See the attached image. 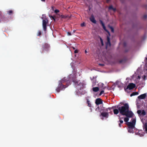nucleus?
Segmentation results:
<instances>
[{
  "mask_svg": "<svg viewBox=\"0 0 147 147\" xmlns=\"http://www.w3.org/2000/svg\"><path fill=\"white\" fill-rule=\"evenodd\" d=\"M95 58L96 61H102L107 64L115 63H125L127 60L125 58H119L114 60L112 56H96Z\"/></svg>",
  "mask_w": 147,
  "mask_h": 147,
  "instance_id": "obj_1",
  "label": "nucleus"
},
{
  "mask_svg": "<svg viewBox=\"0 0 147 147\" xmlns=\"http://www.w3.org/2000/svg\"><path fill=\"white\" fill-rule=\"evenodd\" d=\"M118 108L120 113L122 115H125L128 117H132L134 115L132 112L129 110V105L127 103H125L123 106L118 107Z\"/></svg>",
  "mask_w": 147,
  "mask_h": 147,
  "instance_id": "obj_2",
  "label": "nucleus"
},
{
  "mask_svg": "<svg viewBox=\"0 0 147 147\" xmlns=\"http://www.w3.org/2000/svg\"><path fill=\"white\" fill-rule=\"evenodd\" d=\"M69 79L67 80L65 78H64L63 79L60 80L58 82V85L57 88L56 89V90L57 92H59L61 90H63L67 87L68 86L64 85V83L66 82L67 81L69 80Z\"/></svg>",
  "mask_w": 147,
  "mask_h": 147,
  "instance_id": "obj_3",
  "label": "nucleus"
},
{
  "mask_svg": "<svg viewBox=\"0 0 147 147\" xmlns=\"http://www.w3.org/2000/svg\"><path fill=\"white\" fill-rule=\"evenodd\" d=\"M72 77L71 79L72 80L76 85L78 84V88L80 90L83 89L84 87L85 84L83 82H80L78 84V82L77 80L76 79L75 76L74 75H72L71 74L69 76V78H71Z\"/></svg>",
  "mask_w": 147,
  "mask_h": 147,
  "instance_id": "obj_4",
  "label": "nucleus"
},
{
  "mask_svg": "<svg viewBox=\"0 0 147 147\" xmlns=\"http://www.w3.org/2000/svg\"><path fill=\"white\" fill-rule=\"evenodd\" d=\"M136 123V119H132L131 122H127V123L128 128L134 129Z\"/></svg>",
  "mask_w": 147,
  "mask_h": 147,
  "instance_id": "obj_5",
  "label": "nucleus"
},
{
  "mask_svg": "<svg viewBox=\"0 0 147 147\" xmlns=\"http://www.w3.org/2000/svg\"><path fill=\"white\" fill-rule=\"evenodd\" d=\"M50 47V45L47 43H45L42 45V53L44 52L45 51H48Z\"/></svg>",
  "mask_w": 147,
  "mask_h": 147,
  "instance_id": "obj_6",
  "label": "nucleus"
},
{
  "mask_svg": "<svg viewBox=\"0 0 147 147\" xmlns=\"http://www.w3.org/2000/svg\"><path fill=\"white\" fill-rule=\"evenodd\" d=\"M48 23V20L46 18L45 20H42V26L43 30L45 31L47 30V24Z\"/></svg>",
  "mask_w": 147,
  "mask_h": 147,
  "instance_id": "obj_7",
  "label": "nucleus"
},
{
  "mask_svg": "<svg viewBox=\"0 0 147 147\" xmlns=\"http://www.w3.org/2000/svg\"><path fill=\"white\" fill-rule=\"evenodd\" d=\"M136 86V85L133 83H129L127 86V89H129V90H132Z\"/></svg>",
  "mask_w": 147,
  "mask_h": 147,
  "instance_id": "obj_8",
  "label": "nucleus"
},
{
  "mask_svg": "<svg viewBox=\"0 0 147 147\" xmlns=\"http://www.w3.org/2000/svg\"><path fill=\"white\" fill-rule=\"evenodd\" d=\"M107 42L106 43V49L109 47H110L111 46V43L110 41V38L109 36L107 37Z\"/></svg>",
  "mask_w": 147,
  "mask_h": 147,
  "instance_id": "obj_9",
  "label": "nucleus"
},
{
  "mask_svg": "<svg viewBox=\"0 0 147 147\" xmlns=\"http://www.w3.org/2000/svg\"><path fill=\"white\" fill-rule=\"evenodd\" d=\"M137 113L139 115H141L143 116L145 115L146 113L144 110H142V111L141 110H138L137 111Z\"/></svg>",
  "mask_w": 147,
  "mask_h": 147,
  "instance_id": "obj_10",
  "label": "nucleus"
},
{
  "mask_svg": "<svg viewBox=\"0 0 147 147\" xmlns=\"http://www.w3.org/2000/svg\"><path fill=\"white\" fill-rule=\"evenodd\" d=\"M102 103V101L100 98H98L96 100L95 103L96 105L101 104Z\"/></svg>",
  "mask_w": 147,
  "mask_h": 147,
  "instance_id": "obj_11",
  "label": "nucleus"
},
{
  "mask_svg": "<svg viewBox=\"0 0 147 147\" xmlns=\"http://www.w3.org/2000/svg\"><path fill=\"white\" fill-rule=\"evenodd\" d=\"M146 96V93H144L143 94H141L138 96V98L139 99H144L145 98Z\"/></svg>",
  "mask_w": 147,
  "mask_h": 147,
  "instance_id": "obj_12",
  "label": "nucleus"
},
{
  "mask_svg": "<svg viewBox=\"0 0 147 147\" xmlns=\"http://www.w3.org/2000/svg\"><path fill=\"white\" fill-rule=\"evenodd\" d=\"M100 115L103 117L107 118L109 116V113L108 112H102L101 113Z\"/></svg>",
  "mask_w": 147,
  "mask_h": 147,
  "instance_id": "obj_13",
  "label": "nucleus"
},
{
  "mask_svg": "<svg viewBox=\"0 0 147 147\" xmlns=\"http://www.w3.org/2000/svg\"><path fill=\"white\" fill-rule=\"evenodd\" d=\"M90 20L94 23H96V21L93 15H92L90 18Z\"/></svg>",
  "mask_w": 147,
  "mask_h": 147,
  "instance_id": "obj_14",
  "label": "nucleus"
},
{
  "mask_svg": "<svg viewBox=\"0 0 147 147\" xmlns=\"http://www.w3.org/2000/svg\"><path fill=\"white\" fill-rule=\"evenodd\" d=\"M144 129L146 133H147V123H146L143 126Z\"/></svg>",
  "mask_w": 147,
  "mask_h": 147,
  "instance_id": "obj_15",
  "label": "nucleus"
},
{
  "mask_svg": "<svg viewBox=\"0 0 147 147\" xmlns=\"http://www.w3.org/2000/svg\"><path fill=\"white\" fill-rule=\"evenodd\" d=\"M100 23L102 25L104 29L105 30L107 31V30L106 29V28L105 26V24H104V23H103V22L101 20H100Z\"/></svg>",
  "mask_w": 147,
  "mask_h": 147,
  "instance_id": "obj_16",
  "label": "nucleus"
},
{
  "mask_svg": "<svg viewBox=\"0 0 147 147\" xmlns=\"http://www.w3.org/2000/svg\"><path fill=\"white\" fill-rule=\"evenodd\" d=\"M93 92H97L99 90V88L98 87H94L92 89Z\"/></svg>",
  "mask_w": 147,
  "mask_h": 147,
  "instance_id": "obj_17",
  "label": "nucleus"
},
{
  "mask_svg": "<svg viewBox=\"0 0 147 147\" xmlns=\"http://www.w3.org/2000/svg\"><path fill=\"white\" fill-rule=\"evenodd\" d=\"M119 112V109H114L113 110V113L117 115V114Z\"/></svg>",
  "mask_w": 147,
  "mask_h": 147,
  "instance_id": "obj_18",
  "label": "nucleus"
},
{
  "mask_svg": "<svg viewBox=\"0 0 147 147\" xmlns=\"http://www.w3.org/2000/svg\"><path fill=\"white\" fill-rule=\"evenodd\" d=\"M134 129H131L128 128V132L130 133H134Z\"/></svg>",
  "mask_w": 147,
  "mask_h": 147,
  "instance_id": "obj_19",
  "label": "nucleus"
},
{
  "mask_svg": "<svg viewBox=\"0 0 147 147\" xmlns=\"http://www.w3.org/2000/svg\"><path fill=\"white\" fill-rule=\"evenodd\" d=\"M92 80V81L93 83L95 84L96 83V78H95L94 77H93V79H91Z\"/></svg>",
  "mask_w": 147,
  "mask_h": 147,
  "instance_id": "obj_20",
  "label": "nucleus"
},
{
  "mask_svg": "<svg viewBox=\"0 0 147 147\" xmlns=\"http://www.w3.org/2000/svg\"><path fill=\"white\" fill-rule=\"evenodd\" d=\"M138 94V92H134L131 94L130 96L131 97L133 96L137 95Z\"/></svg>",
  "mask_w": 147,
  "mask_h": 147,
  "instance_id": "obj_21",
  "label": "nucleus"
},
{
  "mask_svg": "<svg viewBox=\"0 0 147 147\" xmlns=\"http://www.w3.org/2000/svg\"><path fill=\"white\" fill-rule=\"evenodd\" d=\"M87 102L88 104V106L89 107H91V103L90 102V101L89 100H87Z\"/></svg>",
  "mask_w": 147,
  "mask_h": 147,
  "instance_id": "obj_22",
  "label": "nucleus"
},
{
  "mask_svg": "<svg viewBox=\"0 0 147 147\" xmlns=\"http://www.w3.org/2000/svg\"><path fill=\"white\" fill-rule=\"evenodd\" d=\"M129 117H125L124 118V121L126 122H127H127H128V121L129 120Z\"/></svg>",
  "mask_w": 147,
  "mask_h": 147,
  "instance_id": "obj_23",
  "label": "nucleus"
},
{
  "mask_svg": "<svg viewBox=\"0 0 147 147\" xmlns=\"http://www.w3.org/2000/svg\"><path fill=\"white\" fill-rule=\"evenodd\" d=\"M114 107H109L105 111H108L109 110L111 111V110L112 109H114Z\"/></svg>",
  "mask_w": 147,
  "mask_h": 147,
  "instance_id": "obj_24",
  "label": "nucleus"
},
{
  "mask_svg": "<svg viewBox=\"0 0 147 147\" xmlns=\"http://www.w3.org/2000/svg\"><path fill=\"white\" fill-rule=\"evenodd\" d=\"M100 40L102 45V46H103L104 45V43H103V42L102 39L100 37Z\"/></svg>",
  "mask_w": 147,
  "mask_h": 147,
  "instance_id": "obj_25",
  "label": "nucleus"
},
{
  "mask_svg": "<svg viewBox=\"0 0 147 147\" xmlns=\"http://www.w3.org/2000/svg\"><path fill=\"white\" fill-rule=\"evenodd\" d=\"M123 118H121L119 117V121L120 122V123H123V121L122 120H121V119H123Z\"/></svg>",
  "mask_w": 147,
  "mask_h": 147,
  "instance_id": "obj_26",
  "label": "nucleus"
},
{
  "mask_svg": "<svg viewBox=\"0 0 147 147\" xmlns=\"http://www.w3.org/2000/svg\"><path fill=\"white\" fill-rule=\"evenodd\" d=\"M110 28L111 29V31L113 32H114V29L113 28L112 26H109Z\"/></svg>",
  "mask_w": 147,
  "mask_h": 147,
  "instance_id": "obj_27",
  "label": "nucleus"
},
{
  "mask_svg": "<svg viewBox=\"0 0 147 147\" xmlns=\"http://www.w3.org/2000/svg\"><path fill=\"white\" fill-rule=\"evenodd\" d=\"M13 13V11L11 10H9L8 11V13L9 14H11Z\"/></svg>",
  "mask_w": 147,
  "mask_h": 147,
  "instance_id": "obj_28",
  "label": "nucleus"
},
{
  "mask_svg": "<svg viewBox=\"0 0 147 147\" xmlns=\"http://www.w3.org/2000/svg\"><path fill=\"white\" fill-rule=\"evenodd\" d=\"M52 19H53L55 21V16H51L50 17Z\"/></svg>",
  "mask_w": 147,
  "mask_h": 147,
  "instance_id": "obj_29",
  "label": "nucleus"
},
{
  "mask_svg": "<svg viewBox=\"0 0 147 147\" xmlns=\"http://www.w3.org/2000/svg\"><path fill=\"white\" fill-rule=\"evenodd\" d=\"M41 34V32L40 31H39L38 32V34H37V36H40Z\"/></svg>",
  "mask_w": 147,
  "mask_h": 147,
  "instance_id": "obj_30",
  "label": "nucleus"
},
{
  "mask_svg": "<svg viewBox=\"0 0 147 147\" xmlns=\"http://www.w3.org/2000/svg\"><path fill=\"white\" fill-rule=\"evenodd\" d=\"M104 92V90H102L100 92V93L99 94V95L101 96L102 94Z\"/></svg>",
  "mask_w": 147,
  "mask_h": 147,
  "instance_id": "obj_31",
  "label": "nucleus"
},
{
  "mask_svg": "<svg viewBox=\"0 0 147 147\" xmlns=\"http://www.w3.org/2000/svg\"><path fill=\"white\" fill-rule=\"evenodd\" d=\"M113 7L112 5H111L109 6V10H111V9H113Z\"/></svg>",
  "mask_w": 147,
  "mask_h": 147,
  "instance_id": "obj_32",
  "label": "nucleus"
},
{
  "mask_svg": "<svg viewBox=\"0 0 147 147\" xmlns=\"http://www.w3.org/2000/svg\"><path fill=\"white\" fill-rule=\"evenodd\" d=\"M54 11L55 13H57L59 12V11L58 10L56 9Z\"/></svg>",
  "mask_w": 147,
  "mask_h": 147,
  "instance_id": "obj_33",
  "label": "nucleus"
},
{
  "mask_svg": "<svg viewBox=\"0 0 147 147\" xmlns=\"http://www.w3.org/2000/svg\"><path fill=\"white\" fill-rule=\"evenodd\" d=\"M143 18L145 19H146L147 18V15H144L143 16Z\"/></svg>",
  "mask_w": 147,
  "mask_h": 147,
  "instance_id": "obj_34",
  "label": "nucleus"
},
{
  "mask_svg": "<svg viewBox=\"0 0 147 147\" xmlns=\"http://www.w3.org/2000/svg\"><path fill=\"white\" fill-rule=\"evenodd\" d=\"M81 26L82 27H83L85 26V24L84 23H82L81 24Z\"/></svg>",
  "mask_w": 147,
  "mask_h": 147,
  "instance_id": "obj_35",
  "label": "nucleus"
},
{
  "mask_svg": "<svg viewBox=\"0 0 147 147\" xmlns=\"http://www.w3.org/2000/svg\"><path fill=\"white\" fill-rule=\"evenodd\" d=\"M98 65L100 66H103L105 65L104 63H99Z\"/></svg>",
  "mask_w": 147,
  "mask_h": 147,
  "instance_id": "obj_36",
  "label": "nucleus"
},
{
  "mask_svg": "<svg viewBox=\"0 0 147 147\" xmlns=\"http://www.w3.org/2000/svg\"><path fill=\"white\" fill-rule=\"evenodd\" d=\"M67 34L68 35H69V36H71V33L69 32H67Z\"/></svg>",
  "mask_w": 147,
  "mask_h": 147,
  "instance_id": "obj_37",
  "label": "nucleus"
},
{
  "mask_svg": "<svg viewBox=\"0 0 147 147\" xmlns=\"http://www.w3.org/2000/svg\"><path fill=\"white\" fill-rule=\"evenodd\" d=\"M74 52L75 53H77L78 52V50H75Z\"/></svg>",
  "mask_w": 147,
  "mask_h": 147,
  "instance_id": "obj_38",
  "label": "nucleus"
},
{
  "mask_svg": "<svg viewBox=\"0 0 147 147\" xmlns=\"http://www.w3.org/2000/svg\"><path fill=\"white\" fill-rule=\"evenodd\" d=\"M121 124L122 123H120L119 124V127H121Z\"/></svg>",
  "mask_w": 147,
  "mask_h": 147,
  "instance_id": "obj_39",
  "label": "nucleus"
},
{
  "mask_svg": "<svg viewBox=\"0 0 147 147\" xmlns=\"http://www.w3.org/2000/svg\"><path fill=\"white\" fill-rule=\"evenodd\" d=\"M112 10L113 11H116V9L115 8H113Z\"/></svg>",
  "mask_w": 147,
  "mask_h": 147,
  "instance_id": "obj_40",
  "label": "nucleus"
},
{
  "mask_svg": "<svg viewBox=\"0 0 147 147\" xmlns=\"http://www.w3.org/2000/svg\"><path fill=\"white\" fill-rule=\"evenodd\" d=\"M110 0H107V3H108L109 1H110Z\"/></svg>",
  "mask_w": 147,
  "mask_h": 147,
  "instance_id": "obj_41",
  "label": "nucleus"
},
{
  "mask_svg": "<svg viewBox=\"0 0 147 147\" xmlns=\"http://www.w3.org/2000/svg\"><path fill=\"white\" fill-rule=\"evenodd\" d=\"M85 53H87V51H86V50H85Z\"/></svg>",
  "mask_w": 147,
  "mask_h": 147,
  "instance_id": "obj_42",
  "label": "nucleus"
},
{
  "mask_svg": "<svg viewBox=\"0 0 147 147\" xmlns=\"http://www.w3.org/2000/svg\"><path fill=\"white\" fill-rule=\"evenodd\" d=\"M109 113H110L111 114H112V112L111 111H110Z\"/></svg>",
  "mask_w": 147,
  "mask_h": 147,
  "instance_id": "obj_43",
  "label": "nucleus"
},
{
  "mask_svg": "<svg viewBox=\"0 0 147 147\" xmlns=\"http://www.w3.org/2000/svg\"><path fill=\"white\" fill-rule=\"evenodd\" d=\"M41 0L42 1H44L45 0Z\"/></svg>",
  "mask_w": 147,
  "mask_h": 147,
  "instance_id": "obj_44",
  "label": "nucleus"
},
{
  "mask_svg": "<svg viewBox=\"0 0 147 147\" xmlns=\"http://www.w3.org/2000/svg\"><path fill=\"white\" fill-rule=\"evenodd\" d=\"M118 117H120V115H118Z\"/></svg>",
  "mask_w": 147,
  "mask_h": 147,
  "instance_id": "obj_45",
  "label": "nucleus"
},
{
  "mask_svg": "<svg viewBox=\"0 0 147 147\" xmlns=\"http://www.w3.org/2000/svg\"><path fill=\"white\" fill-rule=\"evenodd\" d=\"M75 31H76V30H74V31H73V32H75Z\"/></svg>",
  "mask_w": 147,
  "mask_h": 147,
  "instance_id": "obj_46",
  "label": "nucleus"
},
{
  "mask_svg": "<svg viewBox=\"0 0 147 147\" xmlns=\"http://www.w3.org/2000/svg\"><path fill=\"white\" fill-rule=\"evenodd\" d=\"M143 135V134H141V135H140V136H142Z\"/></svg>",
  "mask_w": 147,
  "mask_h": 147,
  "instance_id": "obj_47",
  "label": "nucleus"
},
{
  "mask_svg": "<svg viewBox=\"0 0 147 147\" xmlns=\"http://www.w3.org/2000/svg\"><path fill=\"white\" fill-rule=\"evenodd\" d=\"M127 51H125V52H127Z\"/></svg>",
  "mask_w": 147,
  "mask_h": 147,
  "instance_id": "obj_48",
  "label": "nucleus"
},
{
  "mask_svg": "<svg viewBox=\"0 0 147 147\" xmlns=\"http://www.w3.org/2000/svg\"><path fill=\"white\" fill-rule=\"evenodd\" d=\"M138 78H140V76H138Z\"/></svg>",
  "mask_w": 147,
  "mask_h": 147,
  "instance_id": "obj_49",
  "label": "nucleus"
},
{
  "mask_svg": "<svg viewBox=\"0 0 147 147\" xmlns=\"http://www.w3.org/2000/svg\"><path fill=\"white\" fill-rule=\"evenodd\" d=\"M125 43H124V45H125Z\"/></svg>",
  "mask_w": 147,
  "mask_h": 147,
  "instance_id": "obj_50",
  "label": "nucleus"
},
{
  "mask_svg": "<svg viewBox=\"0 0 147 147\" xmlns=\"http://www.w3.org/2000/svg\"><path fill=\"white\" fill-rule=\"evenodd\" d=\"M146 60H147V57L146 58Z\"/></svg>",
  "mask_w": 147,
  "mask_h": 147,
  "instance_id": "obj_51",
  "label": "nucleus"
}]
</instances>
